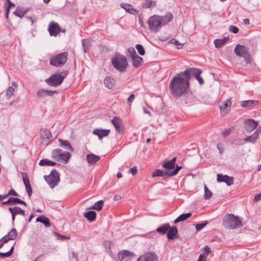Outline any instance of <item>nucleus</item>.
Masks as SVG:
<instances>
[{
  "label": "nucleus",
  "instance_id": "obj_1",
  "mask_svg": "<svg viewBox=\"0 0 261 261\" xmlns=\"http://www.w3.org/2000/svg\"><path fill=\"white\" fill-rule=\"evenodd\" d=\"M189 87V80L185 71L177 74L170 81L169 89L171 94L176 98L188 91Z\"/></svg>",
  "mask_w": 261,
  "mask_h": 261
},
{
  "label": "nucleus",
  "instance_id": "obj_2",
  "mask_svg": "<svg viewBox=\"0 0 261 261\" xmlns=\"http://www.w3.org/2000/svg\"><path fill=\"white\" fill-rule=\"evenodd\" d=\"M111 63L114 68L120 72H124L128 67L126 58L119 53H116L111 58Z\"/></svg>",
  "mask_w": 261,
  "mask_h": 261
},
{
  "label": "nucleus",
  "instance_id": "obj_3",
  "mask_svg": "<svg viewBox=\"0 0 261 261\" xmlns=\"http://www.w3.org/2000/svg\"><path fill=\"white\" fill-rule=\"evenodd\" d=\"M223 226L228 229H234L243 226L242 220L233 214H227L223 218Z\"/></svg>",
  "mask_w": 261,
  "mask_h": 261
},
{
  "label": "nucleus",
  "instance_id": "obj_4",
  "mask_svg": "<svg viewBox=\"0 0 261 261\" xmlns=\"http://www.w3.org/2000/svg\"><path fill=\"white\" fill-rule=\"evenodd\" d=\"M68 55L65 51L52 56L50 59V64L56 67L63 66L67 61Z\"/></svg>",
  "mask_w": 261,
  "mask_h": 261
},
{
  "label": "nucleus",
  "instance_id": "obj_5",
  "mask_svg": "<svg viewBox=\"0 0 261 261\" xmlns=\"http://www.w3.org/2000/svg\"><path fill=\"white\" fill-rule=\"evenodd\" d=\"M68 72L63 71L60 73L54 74L47 79L45 81L47 84L51 86H57L60 85L64 79L67 75Z\"/></svg>",
  "mask_w": 261,
  "mask_h": 261
},
{
  "label": "nucleus",
  "instance_id": "obj_6",
  "mask_svg": "<svg viewBox=\"0 0 261 261\" xmlns=\"http://www.w3.org/2000/svg\"><path fill=\"white\" fill-rule=\"evenodd\" d=\"M234 53L237 56L243 57L246 64L251 63L252 59L248 52V48L245 46L237 44L234 48Z\"/></svg>",
  "mask_w": 261,
  "mask_h": 261
},
{
  "label": "nucleus",
  "instance_id": "obj_7",
  "mask_svg": "<svg viewBox=\"0 0 261 261\" xmlns=\"http://www.w3.org/2000/svg\"><path fill=\"white\" fill-rule=\"evenodd\" d=\"M148 24L150 31L159 32L163 26L160 20V16L154 15L150 17L148 20Z\"/></svg>",
  "mask_w": 261,
  "mask_h": 261
},
{
  "label": "nucleus",
  "instance_id": "obj_8",
  "mask_svg": "<svg viewBox=\"0 0 261 261\" xmlns=\"http://www.w3.org/2000/svg\"><path fill=\"white\" fill-rule=\"evenodd\" d=\"M51 157L56 161L67 163L70 157V154L68 152L64 151L61 149H56L52 151Z\"/></svg>",
  "mask_w": 261,
  "mask_h": 261
},
{
  "label": "nucleus",
  "instance_id": "obj_9",
  "mask_svg": "<svg viewBox=\"0 0 261 261\" xmlns=\"http://www.w3.org/2000/svg\"><path fill=\"white\" fill-rule=\"evenodd\" d=\"M44 178L51 188L57 186L60 180L59 173L56 169H53L49 175H44Z\"/></svg>",
  "mask_w": 261,
  "mask_h": 261
},
{
  "label": "nucleus",
  "instance_id": "obj_10",
  "mask_svg": "<svg viewBox=\"0 0 261 261\" xmlns=\"http://www.w3.org/2000/svg\"><path fill=\"white\" fill-rule=\"evenodd\" d=\"M201 72L200 69L195 68H189L185 70V73L188 75L189 80L191 77H195L200 85L204 83L202 77L200 76Z\"/></svg>",
  "mask_w": 261,
  "mask_h": 261
},
{
  "label": "nucleus",
  "instance_id": "obj_11",
  "mask_svg": "<svg viewBox=\"0 0 261 261\" xmlns=\"http://www.w3.org/2000/svg\"><path fill=\"white\" fill-rule=\"evenodd\" d=\"M118 256L120 261H137L138 259V257L133 252L126 250L120 251Z\"/></svg>",
  "mask_w": 261,
  "mask_h": 261
},
{
  "label": "nucleus",
  "instance_id": "obj_12",
  "mask_svg": "<svg viewBox=\"0 0 261 261\" xmlns=\"http://www.w3.org/2000/svg\"><path fill=\"white\" fill-rule=\"evenodd\" d=\"M41 143L44 146H47L52 139V135L50 132L45 128H42L40 130Z\"/></svg>",
  "mask_w": 261,
  "mask_h": 261
},
{
  "label": "nucleus",
  "instance_id": "obj_13",
  "mask_svg": "<svg viewBox=\"0 0 261 261\" xmlns=\"http://www.w3.org/2000/svg\"><path fill=\"white\" fill-rule=\"evenodd\" d=\"M48 31L51 36L56 37L61 32V28L57 22L51 21L48 25Z\"/></svg>",
  "mask_w": 261,
  "mask_h": 261
},
{
  "label": "nucleus",
  "instance_id": "obj_14",
  "mask_svg": "<svg viewBox=\"0 0 261 261\" xmlns=\"http://www.w3.org/2000/svg\"><path fill=\"white\" fill-rule=\"evenodd\" d=\"M176 160V158H174L170 161L165 162L163 165V167H164L165 171L168 177L173 176V175H170V172H172L175 167Z\"/></svg>",
  "mask_w": 261,
  "mask_h": 261
},
{
  "label": "nucleus",
  "instance_id": "obj_15",
  "mask_svg": "<svg viewBox=\"0 0 261 261\" xmlns=\"http://www.w3.org/2000/svg\"><path fill=\"white\" fill-rule=\"evenodd\" d=\"M137 261H158V257L154 252H148L138 258Z\"/></svg>",
  "mask_w": 261,
  "mask_h": 261
},
{
  "label": "nucleus",
  "instance_id": "obj_16",
  "mask_svg": "<svg viewBox=\"0 0 261 261\" xmlns=\"http://www.w3.org/2000/svg\"><path fill=\"white\" fill-rule=\"evenodd\" d=\"M179 98H181V102L185 104L192 105L194 102V96L192 92L188 90L184 92Z\"/></svg>",
  "mask_w": 261,
  "mask_h": 261
},
{
  "label": "nucleus",
  "instance_id": "obj_17",
  "mask_svg": "<svg viewBox=\"0 0 261 261\" xmlns=\"http://www.w3.org/2000/svg\"><path fill=\"white\" fill-rule=\"evenodd\" d=\"M257 125L258 122L252 119H249L244 121L245 129L248 133L253 131Z\"/></svg>",
  "mask_w": 261,
  "mask_h": 261
},
{
  "label": "nucleus",
  "instance_id": "obj_18",
  "mask_svg": "<svg viewBox=\"0 0 261 261\" xmlns=\"http://www.w3.org/2000/svg\"><path fill=\"white\" fill-rule=\"evenodd\" d=\"M217 180L219 182H224L229 186L233 185V178L227 175H223L222 174H218Z\"/></svg>",
  "mask_w": 261,
  "mask_h": 261
},
{
  "label": "nucleus",
  "instance_id": "obj_19",
  "mask_svg": "<svg viewBox=\"0 0 261 261\" xmlns=\"http://www.w3.org/2000/svg\"><path fill=\"white\" fill-rule=\"evenodd\" d=\"M9 211L12 215V219L13 222L15 220L16 215H21L22 216H24L25 215V211L18 206H14L13 207H10L9 208Z\"/></svg>",
  "mask_w": 261,
  "mask_h": 261
},
{
  "label": "nucleus",
  "instance_id": "obj_20",
  "mask_svg": "<svg viewBox=\"0 0 261 261\" xmlns=\"http://www.w3.org/2000/svg\"><path fill=\"white\" fill-rule=\"evenodd\" d=\"M112 123L118 132H121L123 130L122 120L118 117L115 116L112 120Z\"/></svg>",
  "mask_w": 261,
  "mask_h": 261
},
{
  "label": "nucleus",
  "instance_id": "obj_21",
  "mask_svg": "<svg viewBox=\"0 0 261 261\" xmlns=\"http://www.w3.org/2000/svg\"><path fill=\"white\" fill-rule=\"evenodd\" d=\"M231 105L230 100L228 99L220 106L221 114L222 116H225L230 111Z\"/></svg>",
  "mask_w": 261,
  "mask_h": 261
},
{
  "label": "nucleus",
  "instance_id": "obj_22",
  "mask_svg": "<svg viewBox=\"0 0 261 261\" xmlns=\"http://www.w3.org/2000/svg\"><path fill=\"white\" fill-rule=\"evenodd\" d=\"M178 233L177 228L176 227H170L168 230L167 237L169 240H173L177 236Z\"/></svg>",
  "mask_w": 261,
  "mask_h": 261
},
{
  "label": "nucleus",
  "instance_id": "obj_23",
  "mask_svg": "<svg viewBox=\"0 0 261 261\" xmlns=\"http://www.w3.org/2000/svg\"><path fill=\"white\" fill-rule=\"evenodd\" d=\"M110 129H95L93 130V134L94 135L97 136L99 140L101 139L103 137L108 136L110 133Z\"/></svg>",
  "mask_w": 261,
  "mask_h": 261
},
{
  "label": "nucleus",
  "instance_id": "obj_24",
  "mask_svg": "<svg viewBox=\"0 0 261 261\" xmlns=\"http://www.w3.org/2000/svg\"><path fill=\"white\" fill-rule=\"evenodd\" d=\"M100 159V156L93 153L88 154L86 156V160L90 165L95 164Z\"/></svg>",
  "mask_w": 261,
  "mask_h": 261
},
{
  "label": "nucleus",
  "instance_id": "obj_25",
  "mask_svg": "<svg viewBox=\"0 0 261 261\" xmlns=\"http://www.w3.org/2000/svg\"><path fill=\"white\" fill-rule=\"evenodd\" d=\"M18 233L16 229L14 228H12L10 231L8 233V234L4 236V242L7 241V242L10 240H15L17 236Z\"/></svg>",
  "mask_w": 261,
  "mask_h": 261
},
{
  "label": "nucleus",
  "instance_id": "obj_26",
  "mask_svg": "<svg viewBox=\"0 0 261 261\" xmlns=\"http://www.w3.org/2000/svg\"><path fill=\"white\" fill-rule=\"evenodd\" d=\"M173 15L171 12L167 13L164 16H160V20L163 26L170 22L173 19Z\"/></svg>",
  "mask_w": 261,
  "mask_h": 261
},
{
  "label": "nucleus",
  "instance_id": "obj_27",
  "mask_svg": "<svg viewBox=\"0 0 261 261\" xmlns=\"http://www.w3.org/2000/svg\"><path fill=\"white\" fill-rule=\"evenodd\" d=\"M121 7L123 9H124L127 12L133 14V15H136L138 13V11L134 8L132 5L126 4V3H122L121 4Z\"/></svg>",
  "mask_w": 261,
  "mask_h": 261
},
{
  "label": "nucleus",
  "instance_id": "obj_28",
  "mask_svg": "<svg viewBox=\"0 0 261 261\" xmlns=\"http://www.w3.org/2000/svg\"><path fill=\"white\" fill-rule=\"evenodd\" d=\"M12 203L13 204H16L17 203H20L24 205H27V203L25 202L22 201L20 199L18 198H14V197H11L7 201H3L2 204L6 205L7 204Z\"/></svg>",
  "mask_w": 261,
  "mask_h": 261
},
{
  "label": "nucleus",
  "instance_id": "obj_29",
  "mask_svg": "<svg viewBox=\"0 0 261 261\" xmlns=\"http://www.w3.org/2000/svg\"><path fill=\"white\" fill-rule=\"evenodd\" d=\"M56 93L57 92L55 91L41 89L38 91L37 95L40 97L44 98L47 96H52Z\"/></svg>",
  "mask_w": 261,
  "mask_h": 261
},
{
  "label": "nucleus",
  "instance_id": "obj_30",
  "mask_svg": "<svg viewBox=\"0 0 261 261\" xmlns=\"http://www.w3.org/2000/svg\"><path fill=\"white\" fill-rule=\"evenodd\" d=\"M59 142H60V146L65 149L68 150L71 152H73L74 151L73 148L71 146L68 141L63 140L62 139H60L59 140Z\"/></svg>",
  "mask_w": 261,
  "mask_h": 261
},
{
  "label": "nucleus",
  "instance_id": "obj_31",
  "mask_svg": "<svg viewBox=\"0 0 261 261\" xmlns=\"http://www.w3.org/2000/svg\"><path fill=\"white\" fill-rule=\"evenodd\" d=\"M104 84L108 89H112L115 84V80L110 76H107L104 80Z\"/></svg>",
  "mask_w": 261,
  "mask_h": 261
},
{
  "label": "nucleus",
  "instance_id": "obj_32",
  "mask_svg": "<svg viewBox=\"0 0 261 261\" xmlns=\"http://www.w3.org/2000/svg\"><path fill=\"white\" fill-rule=\"evenodd\" d=\"M259 101L255 100H248L241 101V106L243 108H248L256 106Z\"/></svg>",
  "mask_w": 261,
  "mask_h": 261
},
{
  "label": "nucleus",
  "instance_id": "obj_33",
  "mask_svg": "<svg viewBox=\"0 0 261 261\" xmlns=\"http://www.w3.org/2000/svg\"><path fill=\"white\" fill-rule=\"evenodd\" d=\"M132 60L133 62V65L135 68H138L141 66L143 64V58L138 55L132 58Z\"/></svg>",
  "mask_w": 261,
  "mask_h": 261
},
{
  "label": "nucleus",
  "instance_id": "obj_34",
  "mask_svg": "<svg viewBox=\"0 0 261 261\" xmlns=\"http://www.w3.org/2000/svg\"><path fill=\"white\" fill-rule=\"evenodd\" d=\"M170 228V225L169 223H165L161 226L160 227H159L156 229V231L160 234L164 235L166 234L168 230Z\"/></svg>",
  "mask_w": 261,
  "mask_h": 261
},
{
  "label": "nucleus",
  "instance_id": "obj_35",
  "mask_svg": "<svg viewBox=\"0 0 261 261\" xmlns=\"http://www.w3.org/2000/svg\"><path fill=\"white\" fill-rule=\"evenodd\" d=\"M28 10L25 9L23 8L17 7L16 10L14 12V14L20 18H22L27 13Z\"/></svg>",
  "mask_w": 261,
  "mask_h": 261
},
{
  "label": "nucleus",
  "instance_id": "obj_36",
  "mask_svg": "<svg viewBox=\"0 0 261 261\" xmlns=\"http://www.w3.org/2000/svg\"><path fill=\"white\" fill-rule=\"evenodd\" d=\"M156 5V1L153 0H145L143 4V7L145 9H152Z\"/></svg>",
  "mask_w": 261,
  "mask_h": 261
},
{
  "label": "nucleus",
  "instance_id": "obj_37",
  "mask_svg": "<svg viewBox=\"0 0 261 261\" xmlns=\"http://www.w3.org/2000/svg\"><path fill=\"white\" fill-rule=\"evenodd\" d=\"M84 216L90 221H93L96 218V214L95 212L93 211H90L85 213Z\"/></svg>",
  "mask_w": 261,
  "mask_h": 261
},
{
  "label": "nucleus",
  "instance_id": "obj_38",
  "mask_svg": "<svg viewBox=\"0 0 261 261\" xmlns=\"http://www.w3.org/2000/svg\"><path fill=\"white\" fill-rule=\"evenodd\" d=\"M36 221L43 223L46 227H49L51 226L48 218L44 216L37 218Z\"/></svg>",
  "mask_w": 261,
  "mask_h": 261
},
{
  "label": "nucleus",
  "instance_id": "obj_39",
  "mask_svg": "<svg viewBox=\"0 0 261 261\" xmlns=\"http://www.w3.org/2000/svg\"><path fill=\"white\" fill-rule=\"evenodd\" d=\"M191 213L187 214H183L179 216L174 221L175 224H176L179 222L184 221L189 218L191 216Z\"/></svg>",
  "mask_w": 261,
  "mask_h": 261
},
{
  "label": "nucleus",
  "instance_id": "obj_40",
  "mask_svg": "<svg viewBox=\"0 0 261 261\" xmlns=\"http://www.w3.org/2000/svg\"><path fill=\"white\" fill-rule=\"evenodd\" d=\"M228 40V38H224V39H216L214 40V44L215 47L217 48H220L222 46L226 41Z\"/></svg>",
  "mask_w": 261,
  "mask_h": 261
},
{
  "label": "nucleus",
  "instance_id": "obj_41",
  "mask_svg": "<svg viewBox=\"0 0 261 261\" xmlns=\"http://www.w3.org/2000/svg\"><path fill=\"white\" fill-rule=\"evenodd\" d=\"M152 176H161L163 177L164 179L168 177L165 171L160 169H157L155 171H154L152 174Z\"/></svg>",
  "mask_w": 261,
  "mask_h": 261
},
{
  "label": "nucleus",
  "instance_id": "obj_42",
  "mask_svg": "<svg viewBox=\"0 0 261 261\" xmlns=\"http://www.w3.org/2000/svg\"><path fill=\"white\" fill-rule=\"evenodd\" d=\"M39 165L44 166H54L56 165V163L54 162H52L51 161H49L47 159H42L40 161Z\"/></svg>",
  "mask_w": 261,
  "mask_h": 261
},
{
  "label": "nucleus",
  "instance_id": "obj_43",
  "mask_svg": "<svg viewBox=\"0 0 261 261\" xmlns=\"http://www.w3.org/2000/svg\"><path fill=\"white\" fill-rule=\"evenodd\" d=\"M103 201L102 200H99L97 202H95L94 205H93L90 208L95 210L97 211H100L103 206Z\"/></svg>",
  "mask_w": 261,
  "mask_h": 261
},
{
  "label": "nucleus",
  "instance_id": "obj_44",
  "mask_svg": "<svg viewBox=\"0 0 261 261\" xmlns=\"http://www.w3.org/2000/svg\"><path fill=\"white\" fill-rule=\"evenodd\" d=\"M82 43L84 53H86L91 46V40L89 39H84Z\"/></svg>",
  "mask_w": 261,
  "mask_h": 261
},
{
  "label": "nucleus",
  "instance_id": "obj_45",
  "mask_svg": "<svg viewBox=\"0 0 261 261\" xmlns=\"http://www.w3.org/2000/svg\"><path fill=\"white\" fill-rule=\"evenodd\" d=\"M13 250H14V246H13L11 247L10 250L8 252H5V253L0 252V258H4L9 257L13 253Z\"/></svg>",
  "mask_w": 261,
  "mask_h": 261
},
{
  "label": "nucleus",
  "instance_id": "obj_46",
  "mask_svg": "<svg viewBox=\"0 0 261 261\" xmlns=\"http://www.w3.org/2000/svg\"><path fill=\"white\" fill-rule=\"evenodd\" d=\"M212 196V192L208 189L206 186L204 185V197L205 199H210Z\"/></svg>",
  "mask_w": 261,
  "mask_h": 261
},
{
  "label": "nucleus",
  "instance_id": "obj_47",
  "mask_svg": "<svg viewBox=\"0 0 261 261\" xmlns=\"http://www.w3.org/2000/svg\"><path fill=\"white\" fill-rule=\"evenodd\" d=\"M21 175L25 187L30 185V182L28 174L25 172H22Z\"/></svg>",
  "mask_w": 261,
  "mask_h": 261
},
{
  "label": "nucleus",
  "instance_id": "obj_48",
  "mask_svg": "<svg viewBox=\"0 0 261 261\" xmlns=\"http://www.w3.org/2000/svg\"><path fill=\"white\" fill-rule=\"evenodd\" d=\"M136 48L138 52V53L141 56H143L145 55V50L144 49L143 46L141 44H137L136 45Z\"/></svg>",
  "mask_w": 261,
  "mask_h": 261
},
{
  "label": "nucleus",
  "instance_id": "obj_49",
  "mask_svg": "<svg viewBox=\"0 0 261 261\" xmlns=\"http://www.w3.org/2000/svg\"><path fill=\"white\" fill-rule=\"evenodd\" d=\"M127 53L130 55V58H132L138 55L134 47H130L127 49Z\"/></svg>",
  "mask_w": 261,
  "mask_h": 261
},
{
  "label": "nucleus",
  "instance_id": "obj_50",
  "mask_svg": "<svg viewBox=\"0 0 261 261\" xmlns=\"http://www.w3.org/2000/svg\"><path fill=\"white\" fill-rule=\"evenodd\" d=\"M15 90L12 87H9L6 91V95L8 98H10L14 94Z\"/></svg>",
  "mask_w": 261,
  "mask_h": 261
},
{
  "label": "nucleus",
  "instance_id": "obj_51",
  "mask_svg": "<svg viewBox=\"0 0 261 261\" xmlns=\"http://www.w3.org/2000/svg\"><path fill=\"white\" fill-rule=\"evenodd\" d=\"M182 168L181 166H179L176 165V168H174V169L170 172V175L174 176L177 174L178 172Z\"/></svg>",
  "mask_w": 261,
  "mask_h": 261
},
{
  "label": "nucleus",
  "instance_id": "obj_52",
  "mask_svg": "<svg viewBox=\"0 0 261 261\" xmlns=\"http://www.w3.org/2000/svg\"><path fill=\"white\" fill-rule=\"evenodd\" d=\"M171 42L172 43H173L175 45H176L177 46V48H178V49L182 47V46L184 45V43L181 44L178 41L176 40L175 39H172L171 40Z\"/></svg>",
  "mask_w": 261,
  "mask_h": 261
},
{
  "label": "nucleus",
  "instance_id": "obj_53",
  "mask_svg": "<svg viewBox=\"0 0 261 261\" xmlns=\"http://www.w3.org/2000/svg\"><path fill=\"white\" fill-rule=\"evenodd\" d=\"M229 31L234 34H237L239 32V29L237 27L231 25L229 27Z\"/></svg>",
  "mask_w": 261,
  "mask_h": 261
},
{
  "label": "nucleus",
  "instance_id": "obj_54",
  "mask_svg": "<svg viewBox=\"0 0 261 261\" xmlns=\"http://www.w3.org/2000/svg\"><path fill=\"white\" fill-rule=\"evenodd\" d=\"M207 224V222L199 223L196 225V229L197 230L199 231L202 229Z\"/></svg>",
  "mask_w": 261,
  "mask_h": 261
},
{
  "label": "nucleus",
  "instance_id": "obj_55",
  "mask_svg": "<svg viewBox=\"0 0 261 261\" xmlns=\"http://www.w3.org/2000/svg\"><path fill=\"white\" fill-rule=\"evenodd\" d=\"M244 140L247 142H251L252 143H254L256 141V140L254 139L252 136L247 137L244 139Z\"/></svg>",
  "mask_w": 261,
  "mask_h": 261
},
{
  "label": "nucleus",
  "instance_id": "obj_56",
  "mask_svg": "<svg viewBox=\"0 0 261 261\" xmlns=\"http://www.w3.org/2000/svg\"><path fill=\"white\" fill-rule=\"evenodd\" d=\"M217 147L219 151L220 154H222L224 151L223 145L221 143H218L217 145Z\"/></svg>",
  "mask_w": 261,
  "mask_h": 261
},
{
  "label": "nucleus",
  "instance_id": "obj_57",
  "mask_svg": "<svg viewBox=\"0 0 261 261\" xmlns=\"http://www.w3.org/2000/svg\"><path fill=\"white\" fill-rule=\"evenodd\" d=\"M54 234L55 235L57 236L58 237V239H60V240H66V239H68L69 238V237H67L66 236H63V235H61L56 232H54Z\"/></svg>",
  "mask_w": 261,
  "mask_h": 261
},
{
  "label": "nucleus",
  "instance_id": "obj_58",
  "mask_svg": "<svg viewBox=\"0 0 261 261\" xmlns=\"http://www.w3.org/2000/svg\"><path fill=\"white\" fill-rule=\"evenodd\" d=\"M135 95L134 94H132L130 95V96L128 97L127 99V104L128 105H131L132 102L135 99Z\"/></svg>",
  "mask_w": 261,
  "mask_h": 261
},
{
  "label": "nucleus",
  "instance_id": "obj_59",
  "mask_svg": "<svg viewBox=\"0 0 261 261\" xmlns=\"http://www.w3.org/2000/svg\"><path fill=\"white\" fill-rule=\"evenodd\" d=\"M26 191L29 197H31L32 194V190L31 185L25 187Z\"/></svg>",
  "mask_w": 261,
  "mask_h": 261
},
{
  "label": "nucleus",
  "instance_id": "obj_60",
  "mask_svg": "<svg viewBox=\"0 0 261 261\" xmlns=\"http://www.w3.org/2000/svg\"><path fill=\"white\" fill-rule=\"evenodd\" d=\"M230 132H231L230 128L226 129L223 132L222 135H223V136L224 137H226L228 136L230 134Z\"/></svg>",
  "mask_w": 261,
  "mask_h": 261
},
{
  "label": "nucleus",
  "instance_id": "obj_61",
  "mask_svg": "<svg viewBox=\"0 0 261 261\" xmlns=\"http://www.w3.org/2000/svg\"><path fill=\"white\" fill-rule=\"evenodd\" d=\"M128 172L132 173L133 175H135L137 172V167L134 166L133 168H130Z\"/></svg>",
  "mask_w": 261,
  "mask_h": 261
},
{
  "label": "nucleus",
  "instance_id": "obj_62",
  "mask_svg": "<svg viewBox=\"0 0 261 261\" xmlns=\"http://www.w3.org/2000/svg\"><path fill=\"white\" fill-rule=\"evenodd\" d=\"M206 256L204 254H200L197 261H206Z\"/></svg>",
  "mask_w": 261,
  "mask_h": 261
},
{
  "label": "nucleus",
  "instance_id": "obj_63",
  "mask_svg": "<svg viewBox=\"0 0 261 261\" xmlns=\"http://www.w3.org/2000/svg\"><path fill=\"white\" fill-rule=\"evenodd\" d=\"M8 193L9 195H12L15 196H19L18 194L16 193L14 189L10 190Z\"/></svg>",
  "mask_w": 261,
  "mask_h": 261
},
{
  "label": "nucleus",
  "instance_id": "obj_64",
  "mask_svg": "<svg viewBox=\"0 0 261 261\" xmlns=\"http://www.w3.org/2000/svg\"><path fill=\"white\" fill-rule=\"evenodd\" d=\"M260 199H261V193L255 195L254 198V201L255 202H257L259 200H260Z\"/></svg>",
  "mask_w": 261,
  "mask_h": 261
}]
</instances>
